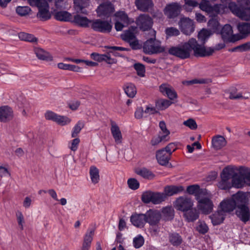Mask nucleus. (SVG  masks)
Returning <instances> with one entry per match:
<instances>
[{"instance_id": "13", "label": "nucleus", "mask_w": 250, "mask_h": 250, "mask_svg": "<svg viewBox=\"0 0 250 250\" xmlns=\"http://www.w3.org/2000/svg\"><path fill=\"white\" fill-rule=\"evenodd\" d=\"M145 215L146 223L151 226H157L162 218L161 212L155 209H150L145 213Z\"/></svg>"}, {"instance_id": "10", "label": "nucleus", "mask_w": 250, "mask_h": 250, "mask_svg": "<svg viewBox=\"0 0 250 250\" xmlns=\"http://www.w3.org/2000/svg\"><path fill=\"white\" fill-rule=\"evenodd\" d=\"M193 203L190 198L180 196L175 201V207L177 210L183 212L193 208Z\"/></svg>"}, {"instance_id": "55", "label": "nucleus", "mask_w": 250, "mask_h": 250, "mask_svg": "<svg viewBox=\"0 0 250 250\" xmlns=\"http://www.w3.org/2000/svg\"><path fill=\"white\" fill-rule=\"evenodd\" d=\"M199 7L202 10L210 14L211 13L212 5L208 1L202 0L200 3L199 4Z\"/></svg>"}, {"instance_id": "45", "label": "nucleus", "mask_w": 250, "mask_h": 250, "mask_svg": "<svg viewBox=\"0 0 250 250\" xmlns=\"http://www.w3.org/2000/svg\"><path fill=\"white\" fill-rule=\"evenodd\" d=\"M124 90L125 94L130 98H133L136 94V87L133 84L131 83L125 85Z\"/></svg>"}, {"instance_id": "48", "label": "nucleus", "mask_w": 250, "mask_h": 250, "mask_svg": "<svg viewBox=\"0 0 250 250\" xmlns=\"http://www.w3.org/2000/svg\"><path fill=\"white\" fill-rule=\"evenodd\" d=\"M166 196L165 193L159 192H153L151 203L154 204H159L165 201Z\"/></svg>"}, {"instance_id": "35", "label": "nucleus", "mask_w": 250, "mask_h": 250, "mask_svg": "<svg viewBox=\"0 0 250 250\" xmlns=\"http://www.w3.org/2000/svg\"><path fill=\"white\" fill-rule=\"evenodd\" d=\"M73 21L80 26L86 27L89 23L91 24L92 20H89L86 17H82L80 15H76L74 17Z\"/></svg>"}, {"instance_id": "3", "label": "nucleus", "mask_w": 250, "mask_h": 250, "mask_svg": "<svg viewBox=\"0 0 250 250\" xmlns=\"http://www.w3.org/2000/svg\"><path fill=\"white\" fill-rule=\"evenodd\" d=\"M168 53L182 60L189 58L191 55V46L189 40L188 42L182 43L177 46L170 47Z\"/></svg>"}, {"instance_id": "32", "label": "nucleus", "mask_w": 250, "mask_h": 250, "mask_svg": "<svg viewBox=\"0 0 250 250\" xmlns=\"http://www.w3.org/2000/svg\"><path fill=\"white\" fill-rule=\"evenodd\" d=\"M227 144L225 138L221 135L213 137L212 139V145L216 150L220 149Z\"/></svg>"}, {"instance_id": "25", "label": "nucleus", "mask_w": 250, "mask_h": 250, "mask_svg": "<svg viewBox=\"0 0 250 250\" xmlns=\"http://www.w3.org/2000/svg\"><path fill=\"white\" fill-rule=\"evenodd\" d=\"M94 234V229H88L85 233L83 243L82 250H89L90 248L93 236Z\"/></svg>"}, {"instance_id": "39", "label": "nucleus", "mask_w": 250, "mask_h": 250, "mask_svg": "<svg viewBox=\"0 0 250 250\" xmlns=\"http://www.w3.org/2000/svg\"><path fill=\"white\" fill-rule=\"evenodd\" d=\"M114 16L115 17V21L123 22L126 25H128L130 23L129 18L125 11H117L114 14Z\"/></svg>"}, {"instance_id": "60", "label": "nucleus", "mask_w": 250, "mask_h": 250, "mask_svg": "<svg viewBox=\"0 0 250 250\" xmlns=\"http://www.w3.org/2000/svg\"><path fill=\"white\" fill-rule=\"evenodd\" d=\"M231 183L229 180L221 179V181L218 183V187L221 189H228L231 187Z\"/></svg>"}, {"instance_id": "49", "label": "nucleus", "mask_w": 250, "mask_h": 250, "mask_svg": "<svg viewBox=\"0 0 250 250\" xmlns=\"http://www.w3.org/2000/svg\"><path fill=\"white\" fill-rule=\"evenodd\" d=\"M172 103L167 99H160L156 103V106L159 110H164L168 108Z\"/></svg>"}, {"instance_id": "17", "label": "nucleus", "mask_w": 250, "mask_h": 250, "mask_svg": "<svg viewBox=\"0 0 250 250\" xmlns=\"http://www.w3.org/2000/svg\"><path fill=\"white\" fill-rule=\"evenodd\" d=\"M13 117L14 113L11 107L8 105L0 107V121L1 122H7L11 120Z\"/></svg>"}, {"instance_id": "30", "label": "nucleus", "mask_w": 250, "mask_h": 250, "mask_svg": "<svg viewBox=\"0 0 250 250\" xmlns=\"http://www.w3.org/2000/svg\"><path fill=\"white\" fill-rule=\"evenodd\" d=\"M168 241L171 245L177 247L183 242L182 237L177 232H171L168 234Z\"/></svg>"}, {"instance_id": "34", "label": "nucleus", "mask_w": 250, "mask_h": 250, "mask_svg": "<svg viewBox=\"0 0 250 250\" xmlns=\"http://www.w3.org/2000/svg\"><path fill=\"white\" fill-rule=\"evenodd\" d=\"M210 218L214 226L218 225L223 222L225 219V214L223 211L220 210L210 216Z\"/></svg>"}, {"instance_id": "15", "label": "nucleus", "mask_w": 250, "mask_h": 250, "mask_svg": "<svg viewBox=\"0 0 250 250\" xmlns=\"http://www.w3.org/2000/svg\"><path fill=\"white\" fill-rule=\"evenodd\" d=\"M220 34L224 41L234 42L238 40L233 35V30L230 25L225 24L221 29Z\"/></svg>"}, {"instance_id": "41", "label": "nucleus", "mask_w": 250, "mask_h": 250, "mask_svg": "<svg viewBox=\"0 0 250 250\" xmlns=\"http://www.w3.org/2000/svg\"><path fill=\"white\" fill-rule=\"evenodd\" d=\"M209 31L211 32H218L220 30V24L218 20L214 18L210 19L208 22Z\"/></svg>"}, {"instance_id": "57", "label": "nucleus", "mask_w": 250, "mask_h": 250, "mask_svg": "<svg viewBox=\"0 0 250 250\" xmlns=\"http://www.w3.org/2000/svg\"><path fill=\"white\" fill-rule=\"evenodd\" d=\"M134 68L136 71L138 76L141 77L145 76L146 69L144 64L141 63H136L134 64Z\"/></svg>"}, {"instance_id": "64", "label": "nucleus", "mask_w": 250, "mask_h": 250, "mask_svg": "<svg viewBox=\"0 0 250 250\" xmlns=\"http://www.w3.org/2000/svg\"><path fill=\"white\" fill-rule=\"evenodd\" d=\"M153 192L146 191L143 193L142 195V200L144 203H149L152 200Z\"/></svg>"}, {"instance_id": "16", "label": "nucleus", "mask_w": 250, "mask_h": 250, "mask_svg": "<svg viewBox=\"0 0 250 250\" xmlns=\"http://www.w3.org/2000/svg\"><path fill=\"white\" fill-rule=\"evenodd\" d=\"M159 90L164 95H166L171 100H173L177 98V94L175 90L172 86L167 83L161 84L159 86Z\"/></svg>"}, {"instance_id": "47", "label": "nucleus", "mask_w": 250, "mask_h": 250, "mask_svg": "<svg viewBox=\"0 0 250 250\" xmlns=\"http://www.w3.org/2000/svg\"><path fill=\"white\" fill-rule=\"evenodd\" d=\"M89 173L92 182L94 184L98 183L100 179L98 169L95 167H91Z\"/></svg>"}, {"instance_id": "38", "label": "nucleus", "mask_w": 250, "mask_h": 250, "mask_svg": "<svg viewBox=\"0 0 250 250\" xmlns=\"http://www.w3.org/2000/svg\"><path fill=\"white\" fill-rule=\"evenodd\" d=\"M105 48L108 49H110L111 50L109 51V53L112 54L113 56L120 57H123V55L119 52V51H128L130 50L127 48L115 46H105Z\"/></svg>"}, {"instance_id": "43", "label": "nucleus", "mask_w": 250, "mask_h": 250, "mask_svg": "<svg viewBox=\"0 0 250 250\" xmlns=\"http://www.w3.org/2000/svg\"><path fill=\"white\" fill-rule=\"evenodd\" d=\"M237 28L240 33L243 35H248L250 34V23L246 22L239 23Z\"/></svg>"}, {"instance_id": "59", "label": "nucleus", "mask_w": 250, "mask_h": 250, "mask_svg": "<svg viewBox=\"0 0 250 250\" xmlns=\"http://www.w3.org/2000/svg\"><path fill=\"white\" fill-rule=\"evenodd\" d=\"M133 246L138 249L141 248L144 244V239L141 235H138L134 237L133 240Z\"/></svg>"}, {"instance_id": "1", "label": "nucleus", "mask_w": 250, "mask_h": 250, "mask_svg": "<svg viewBox=\"0 0 250 250\" xmlns=\"http://www.w3.org/2000/svg\"><path fill=\"white\" fill-rule=\"evenodd\" d=\"M238 4L231 1L228 8L234 15L245 21L250 20V0H238Z\"/></svg>"}, {"instance_id": "42", "label": "nucleus", "mask_w": 250, "mask_h": 250, "mask_svg": "<svg viewBox=\"0 0 250 250\" xmlns=\"http://www.w3.org/2000/svg\"><path fill=\"white\" fill-rule=\"evenodd\" d=\"M59 68L62 70L72 71L74 72H81V68L77 65L66 64L62 62L58 63Z\"/></svg>"}, {"instance_id": "40", "label": "nucleus", "mask_w": 250, "mask_h": 250, "mask_svg": "<svg viewBox=\"0 0 250 250\" xmlns=\"http://www.w3.org/2000/svg\"><path fill=\"white\" fill-rule=\"evenodd\" d=\"M238 171L243 176L246 182V185L250 186V168L246 167L241 166L239 167Z\"/></svg>"}, {"instance_id": "54", "label": "nucleus", "mask_w": 250, "mask_h": 250, "mask_svg": "<svg viewBox=\"0 0 250 250\" xmlns=\"http://www.w3.org/2000/svg\"><path fill=\"white\" fill-rule=\"evenodd\" d=\"M138 174L143 178L148 179H152L155 177V175L151 171L145 168L141 169Z\"/></svg>"}, {"instance_id": "23", "label": "nucleus", "mask_w": 250, "mask_h": 250, "mask_svg": "<svg viewBox=\"0 0 250 250\" xmlns=\"http://www.w3.org/2000/svg\"><path fill=\"white\" fill-rule=\"evenodd\" d=\"M130 222L135 227L142 228L146 223L145 214H132L130 217Z\"/></svg>"}, {"instance_id": "31", "label": "nucleus", "mask_w": 250, "mask_h": 250, "mask_svg": "<svg viewBox=\"0 0 250 250\" xmlns=\"http://www.w3.org/2000/svg\"><path fill=\"white\" fill-rule=\"evenodd\" d=\"M184 217L188 222H194L199 216V212L195 208H192L184 212Z\"/></svg>"}, {"instance_id": "21", "label": "nucleus", "mask_w": 250, "mask_h": 250, "mask_svg": "<svg viewBox=\"0 0 250 250\" xmlns=\"http://www.w3.org/2000/svg\"><path fill=\"white\" fill-rule=\"evenodd\" d=\"M89 0H74V8L77 13L87 14L86 8L89 5Z\"/></svg>"}, {"instance_id": "37", "label": "nucleus", "mask_w": 250, "mask_h": 250, "mask_svg": "<svg viewBox=\"0 0 250 250\" xmlns=\"http://www.w3.org/2000/svg\"><path fill=\"white\" fill-rule=\"evenodd\" d=\"M56 20L59 21H68L71 18V14L65 11H58L54 14Z\"/></svg>"}, {"instance_id": "4", "label": "nucleus", "mask_w": 250, "mask_h": 250, "mask_svg": "<svg viewBox=\"0 0 250 250\" xmlns=\"http://www.w3.org/2000/svg\"><path fill=\"white\" fill-rule=\"evenodd\" d=\"M31 6L38 7V12L37 17L41 21H45L49 20L51 17V14L49 11V6L46 0H28Z\"/></svg>"}, {"instance_id": "61", "label": "nucleus", "mask_w": 250, "mask_h": 250, "mask_svg": "<svg viewBox=\"0 0 250 250\" xmlns=\"http://www.w3.org/2000/svg\"><path fill=\"white\" fill-rule=\"evenodd\" d=\"M83 127V125L81 122H78L77 124L74 126L71 136L72 138H75L77 136L78 134L80 132L81 130Z\"/></svg>"}, {"instance_id": "63", "label": "nucleus", "mask_w": 250, "mask_h": 250, "mask_svg": "<svg viewBox=\"0 0 250 250\" xmlns=\"http://www.w3.org/2000/svg\"><path fill=\"white\" fill-rule=\"evenodd\" d=\"M31 11L28 6H18L16 8V12L20 16H25Z\"/></svg>"}, {"instance_id": "51", "label": "nucleus", "mask_w": 250, "mask_h": 250, "mask_svg": "<svg viewBox=\"0 0 250 250\" xmlns=\"http://www.w3.org/2000/svg\"><path fill=\"white\" fill-rule=\"evenodd\" d=\"M121 37L123 40L128 43L136 38L134 32L129 30L125 31Z\"/></svg>"}, {"instance_id": "50", "label": "nucleus", "mask_w": 250, "mask_h": 250, "mask_svg": "<svg viewBox=\"0 0 250 250\" xmlns=\"http://www.w3.org/2000/svg\"><path fill=\"white\" fill-rule=\"evenodd\" d=\"M227 6L222 4H215L212 6L211 13L210 14H223L225 12Z\"/></svg>"}, {"instance_id": "24", "label": "nucleus", "mask_w": 250, "mask_h": 250, "mask_svg": "<svg viewBox=\"0 0 250 250\" xmlns=\"http://www.w3.org/2000/svg\"><path fill=\"white\" fill-rule=\"evenodd\" d=\"M231 199L234 201L235 206L237 207L241 206H247L246 204L248 202V199L246 194L241 192H238L237 193L233 195Z\"/></svg>"}, {"instance_id": "6", "label": "nucleus", "mask_w": 250, "mask_h": 250, "mask_svg": "<svg viewBox=\"0 0 250 250\" xmlns=\"http://www.w3.org/2000/svg\"><path fill=\"white\" fill-rule=\"evenodd\" d=\"M91 27L94 31L106 33L111 32L112 28L111 21H104L101 19L92 20Z\"/></svg>"}, {"instance_id": "33", "label": "nucleus", "mask_w": 250, "mask_h": 250, "mask_svg": "<svg viewBox=\"0 0 250 250\" xmlns=\"http://www.w3.org/2000/svg\"><path fill=\"white\" fill-rule=\"evenodd\" d=\"M162 217L165 221H170L174 216V210L171 206L164 207L162 209Z\"/></svg>"}, {"instance_id": "20", "label": "nucleus", "mask_w": 250, "mask_h": 250, "mask_svg": "<svg viewBox=\"0 0 250 250\" xmlns=\"http://www.w3.org/2000/svg\"><path fill=\"white\" fill-rule=\"evenodd\" d=\"M111 133L116 144H119L122 142V135L119 127L113 121H111Z\"/></svg>"}, {"instance_id": "2", "label": "nucleus", "mask_w": 250, "mask_h": 250, "mask_svg": "<svg viewBox=\"0 0 250 250\" xmlns=\"http://www.w3.org/2000/svg\"><path fill=\"white\" fill-rule=\"evenodd\" d=\"M148 34L150 35V38L144 43V52L149 55L164 52L165 51V47L161 45V42L156 40V31L154 30H150Z\"/></svg>"}, {"instance_id": "8", "label": "nucleus", "mask_w": 250, "mask_h": 250, "mask_svg": "<svg viewBox=\"0 0 250 250\" xmlns=\"http://www.w3.org/2000/svg\"><path fill=\"white\" fill-rule=\"evenodd\" d=\"M178 25L181 32L186 35H189L194 31V21L189 18L183 17L180 19Z\"/></svg>"}, {"instance_id": "12", "label": "nucleus", "mask_w": 250, "mask_h": 250, "mask_svg": "<svg viewBox=\"0 0 250 250\" xmlns=\"http://www.w3.org/2000/svg\"><path fill=\"white\" fill-rule=\"evenodd\" d=\"M153 23L152 19L146 14L140 15L136 20L137 25L143 31L151 30Z\"/></svg>"}, {"instance_id": "22", "label": "nucleus", "mask_w": 250, "mask_h": 250, "mask_svg": "<svg viewBox=\"0 0 250 250\" xmlns=\"http://www.w3.org/2000/svg\"><path fill=\"white\" fill-rule=\"evenodd\" d=\"M170 154L167 153L164 149L157 151L156 157L158 163L162 166H166L168 164L170 158Z\"/></svg>"}, {"instance_id": "53", "label": "nucleus", "mask_w": 250, "mask_h": 250, "mask_svg": "<svg viewBox=\"0 0 250 250\" xmlns=\"http://www.w3.org/2000/svg\"><path fill=\"white\" fill-rule=\"evenodd\" d=\"M212 34L210 31L207 29H202L198 33V39L199 40L204 43Z\"/></svg>"}, {"instance_id": "19", "label": "nucleus", "mask_w": 250, "mask_h": 250, "mask_svg": "<svg viewBox=\"0 0 250 250\" xmlns=\"http://www.w3.org/2000/svg\"><path fill=\"white\" fill-rule=\"evenodd\" d=\"M236 214L244 222H246L250 219V211L247 206L237 207Z\"/></svg>"}, {"instance_id": "44", "label": "nucleus", "mask_w": 250, "mask_h": 250, "mask_svg": "<svg viewBox=\"0 0 250 250\" xmlns=\"http://www.w3.org/2000/svg\"><path fill=\"white\" fill-rule=\"evenodd\" d=\"M233 174H234V168L231 167H227L224 168L221 172V179L229 181L231 177H232Z\"/></svg>"}, {"instance_id": "26", "label": "nucleus", "mask_w": 250, "mask_h": 250, "mask_svg": "<svg viewBox=\"0 0 250 250\" xmlns=\"http://www.w3.org/2000/svg\"><path fill=\"white\" fill-rule=\"evenodd\" d=\"M220 208L224 213L229 212L235 208V203L231 198L224 200L220 203Z\"/></svg>"}, {"instance_id": "28", "label": "nucleus", "mask_w": 250, "mask_h": 250, "mask_svg": "<svg viewBox=\"0 0 250 250\" xmlns=\"http://www.w3.org/2000/svg\"><path fill=\"white\" fill-rule=\"evenodd\" d=\"M232 186L238 188H242L246 186L244 177L239 171L238 173H234L232 176Z\"/></svg>"}, {"instance_id": "9", "label": "nucleus", "mask_w": 250, "mask_h": 250, "mask_svg": "<svg viewBox=\"0 0 250 250\" xmlns=\"http://www.w3.org/2000/svg\"><path fill=\"white\" fill-rule=\"evenodd\" d=\"M181 5L177 2H172L167 4L164 12L168 19H174L177 17L181 12Z\"/></svg>"}, {"instance_id": "58", "label": "nucleus", "mask_w": 250, "mask_h": 250, "mask_svg": "<svg viewBox=\"0 0 250 250\" xmlns=\"http://www.w3.org/2000/svg\"><path fill=\"white\" fill-rule=\"evenodd\" d=\"M185 3L183 6L184 8L187 11H190L192 8L196 7L198 3L195 0H184Z\"/></svg>"}, {"instance_id": "7", "label": "nucleus", "mask_w": 250, "mask_h": 250, "mask_svg": "<svg viewBox=\"0 0 250 250\" xmlns=\"http://www.w3.org/2000/svg\"><path fill=\"white\" fill-rule=\"evenodd\" d=\"M114 11V5L112 2H103L96 9L98 16L102 18L111 17Z\"/></svg>"}, {"instance_id": "56", "label": "nucleus", "mask_w": 250, "mask_h": 250, "mask_svg": "<svg viewBox=\"0 0 250 250\" xmlns=\"http://www.w3.org/2000/svg\"><path fill=\"white\" fill-rule=\"evenodd\" d=\"M165 32L167 38L172 36H177L180 35L179 30L177 28L173 27L166 28Z\"/></svg>"}, {"instance_id": "14", "label": "nucleus", "mask_w": 250, "mask_h": 250, "mask_svg": "<svg viewBox=\"0 0 250 250\" xmlns=\"http://www.w3.org/2000/svg\"><path fill=\"white\" fill-rule=\"evenodd\" d=\"M46 120H51L61 125H64L70 122V120L66 116L58 115L54 112L47 111L44 114Z\"/></svg>"}, {"instance_id": "29", "label": "nucleus", "mask_w": 250, "mask_h": 250, "mask_svg": "<svg viewBox=\"0 0 250 250\" xmlns=\"http://www.w3.org/2000/svg\"><path fill=\"white\" fill-rule=\"evenodd\" d=\"M184 188L182 186H167L165 188L166 196H171L183 192Z\"/></svg>"}, {"instance_id": "18", "label": "nucleus", "mask_w": 250, "mask_h": 250, "mask_svg": "<svg viewBox=\"0 0 250 250\" xmlns=\"http://www.w3.org/2000/svg\"><path fill=\"white\" fill-rule=\"evenodd\" d=\"M187 191L188 193L191 195H194L196 200L200 197L206 195L207 193L206 189L200 188L198 185H193L188 186L187 188Z\"/></svg>"}, {"instance_id": "27", "label": "nucleus", "mask_w": 250, "mask_h": 250, "mask_svg": "<svg viewBox=\"0 0 250 250\" xmlns=\"http://www.w3.org/2000/svg\"><path fill=\"white\" fill-rule=\"evenodd\" d=\"M135 4L137 8L143 12L148 11L153 6L152 0H136Z\"/></svg>"}, {"instance_id": "62", "label": "nucleus", "mask_w": 250, "mask_h": 250, "mask_svg": "<svg viewBox=\"0 0 250 250\" xmlns=\"http://www.w3.org/2000/svg\"><path fill=\"white\" fill-rule=\"evenodd\" d=\"M128 187L132 189L136 190L139 188V182L135 178H129L127 180Z\"/></svg>"}, {"instance_id": "11", "label": "nucleus", "mask_w": 250, "mask_h": 250, "mask_svg": "<svg viewBox=\"0 0 250 250\" xmlns=\"http://www.w3.org/2000/svg\"><path fill=\"white\" fill-rule=\"evenodd\" d=\"M197 207L204 214H208L211 212L213 205L211 200L206 195L197 199Z\"/></svg>"}, {"instance_id": "36", "label": "nucleus", "mask_w": 250, "mask_h": 250, "mask_svg": "<svg viewBox=\"0 0 250 250\" xmlns=\"http://www.w3.org/2000/svg\"><path fill=\"white\" fill-rule=\"evenodd\" d=\"M34 51L36 56L40 60L46 61H51L52 60V57L49 53L45 51L42 49L35 48Z\"/></svg>"}, {"instance_id": "52", "label": "nucleus", "mask_w": 250, "mask_h": 250, "mask_svg": "<svg viewBox=\"0 0 250 250\" xmlns=\"http://www.w3.org/2000/svg\"><path fill=\"white\" fill-rule=\"evenodd\" d=\"M19 38L22 41L29 42H36L37 39L33 35L24 32H21L19 34Z\"/></svg>"}, {"instance_id": "46", "label": "nucleus", "mask_w": 250, "mask_h": 250, "mask_svg": "<svg viewBox=\"0 0 250 250\" xmlns=\"http://www.w3.org/2000/svg\"><path fill=\"white\" fill-rule=\"evenodd\" d=\"M196 230L200 234H205L208 231V227L206 223L201 220H199L196 226Z\"/></svg>"}, {"instance_id": "5", "label": "nucleus", "mask_w": 250, "mask_h": 250, "mask_svg": "<svg viewBox=\"0 0 250 250\" xmlns=\"http://www.w3.org/2000/svg\"><path fill=\"white\" fill-rule=\"evenodd\" d=\"M191 46V52L194 51V55L197 57H204L211 55L214 52V49L211 47L206 48L203 45L199 44L196 39H189Z\"/></svg>"}]
</instances>
